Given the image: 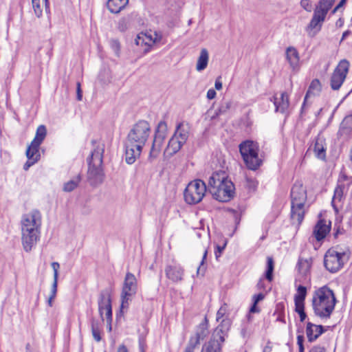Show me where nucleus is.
I'll return each mask as SVG.
<instances>
[{
  "label": "nucleus",
  "instance_id": "ea45409f",
  "mask_svg": "<svg viewBox=\"0 0 352 352\" xmlns=\"http://www.w3.org/2000/svg\"><path fill=\"white\" fill-rule=\"evenodd\" d=\"M199 343L200 342H199L197 339H195L191 337L185 349L184 352H194L195 349L197 347Z\"/></svg>",
  "mask_w": 352,
  "mask_h": 352
},
{
  "label": "nucleus",
  "instance_id": "2f4dec72",
  "mask_svg": "<svg viewBox=\"0 0 352 352\" xmlns=\"http://www.w3.org/2000/svg\"><path fill=\"white\" fill-rule=\"evenodd\" d=\"M167 131L166 123L164 121H160L155 131V137L164 141L166 138Z\"/></svg>",
  "mask_w": 352,
  "mask_h": 352
},
{
  "label": "nucleus",
  "instance_id": "c756f323",
  "mask_svg": "<svg viewBox=\"0 0 352 352\" xmlns=\"http://www.w3.org/2000/svg\"><path fill=\"white\" fill-rule=\"evenodd\" d=\"M47 135V129L45 125H40L36 129V135L34 140L32 141L34 144L36 143L41 144Z\"/></svg>",
  "mask_w": 352,
  "mask_h": 352
},
{
  "label": "nucleus",
  "instance_id": "c03bdc74",
  "mask_svg": "<svg viewBox=\"0 0 352 352\" xmlns=\"http://www.w3.org/2000/svg\"><path fill=\"white\" fill-rule=\"evenodd\" d=\"M246 186L250 190H254L257 187V182L252 179L247 178L246 179Z\"/></svg>",
  "mask_w": 352,
  "mask_h": 352
},
{
  "label": "nucleus",
  "instance_id": "37998d69",
  "mask_svg": "<svg viewBox=\"0 0 352 352\" xmlns=\"http://www.w3.org/2000/svg\"><path fill=\"white\" fill-rule=\"evenodd\" d=\"M258 312H260V309L257 307V304H255L254 302H253V305H252V307L250 309L249 314L247 316L248 320L249 322L252 321V317L251 316V314L258 313Z\"/></svg>",
  "mask_w": 352,
  "mask_h": 352
},
{
  "label": "nucleus",
  "instance_id": "f8f14e48",
  "mask_svg": "<svg viewBox=\"0 0 352 352\" xmlns=\"http://www.w3.org/2000/svg\"><path fill=\"white\" fill-rule=\"evenodd\" d=\"M344 253H339L337 251L329 249L324 257L325 268L331 273L340 270L344 263Z\"/></svg>",
  "mask_w": 352,
  "mask_h": 352
},
{
  "label": "nucleus",
  "instance_id": "e433bc0d",
  "mask_svg": "<svg viewBox=\"0 0 352 352\" xmlns=\"http://www.w3.org/2000/svg\"><path fill=\"white\" fill-rule=\"evenodd\" d=\"M320 89V82L319 80L314 79L311 81L309 89L306 94V96L305 97L304 103L307 100V98L312 94L314 91H319Z\"/></svg>",
  "mask_w": 352,
  "mask_h": 352
},
{
  "label": "nucleus",
  "instance_id": "4c0bfd02",
  "mask_svg": "<svg viewBox=\"0 0 352 352\" xmlns=\"http://www.w3.org/2000/svg\"><path fill=\"white\" fill-rule=\"evenodd\" d=\"M307 296V288L305 286L299 285L297 292L294 296V301H304Z\"/></svg>",
  "mask_w": 352,
  "mask_h": 352
},
{
  "label": "nucleus",
  "instance_id": "473e14b6",
  "mask_svg": "<svg viewBox=\"0 0 352 352\" xmlns=\"http://www.w3.org/2000/svg\"><path fill=\"white\" fill-rule=\"evenodd\" d=\"M164 141L154 137L152 148L150 152V157H156L160 153Z\"/></svg>",
  "mask_w": 352,
  "mask_h": 352
},
{
  "label": "nucleus",
  "instance_id": "3c124183",
  "mask_svg": "<svg viewBox=\"0 0 352 352\" xmlns=\"http://www.w3.org/2000/svg\"><path fill=\"white\" fill-rule=\"evenodd\" d=\"M295 311L297 313L302 312L305 311V302L304 301H294Z\"/></svg>",
  "mask_w": 352,
  "mask_h": 352
},
{
  "label": "nucleus",
  "instance_id": "5fc2aeb1",
  "mask_svg": "<svg viewBox=\"0 0 352 352\" xmlns=\"http://www.w3.org/2000/svg\"><path fill=\"white\" fill-rule=\"evenodd\" d=\"M58 280H53V283L51 288L50 296L52 298H55L57 293Z\"/></svg>",
  "mask_w": 352,
  "mask_h": 352
},
{
  "label": "nucleus",
  "instance_id": "dca6fc26",
  "mask_svg": "<svg viewBox=\"0 0 352 352\" xmlns=\"http://www.w3.org/2000/svg\"><path fill=\"white\" fill-rule=\"evenodd\" d=\"M312 263V257H309L307 258L299 257L298 258L296 264V269L299 274L305 277V279H307L310 275Z\"/></svg>",
  "mask_w": 352,
  "mask_h": 352
},
{
  "label": "nucleus",
  "instance_id": "79ce46f5",
  "mask_svg": "<svg viewBox=\"0 0 352 352\" xmlns=\"http://www.w3.org/2000/svg\"><path fill=\"white\" fill-rule=\"evenodd\" d=\"M129 26V19L126 18L121 19L118 23V28L121 32L126 31Z\"/></svg>",
  "mask_w": 352,
  "mask_h": 352
},
{
  "label": "nucleus",
  "instance_id": "6e6552de",
  "mask_svg": "<svg viewBox=\"0 0 352 352\" xmlns=\"http://www.w3.org/2000/svg\"><path fill=\"white\" fill-rule=\"evenodd\" d=\"M208 188L201 179H195L188 183L184 192L185 201L190 205L199 203L204 197Z\"/></svg>",
  "mask_w": 352,
  "mask_h": 352
},
{
  "label": "nucleus",
  "instance_id": "774afa93",
  "mask_svg": "<svg viewBox=\"0 0 352 352\" xmlns=\"http://www.w3.org/2000/svg\"><path fill=\"white\" fill-rule=\"evenodd\" d=\"M117 352H129L126 346L124 344L119 346Z\"/></svg>",
  "mask_w": 352,
  "mask_h": 352
},
{
  "label": "nucleus",
  "instance_id": "b1692460",
  "mask_svg": "<svg viewBox=\"0 0 352 352\" xmlns=\"http://www.w3.org/2000/svg\"><path fill=\"white\" fill-rule=\"evenodd\" d=\"M209 333L208 331V320L206 317L197 327L195 336L192 338L197 339L199 342L204 340Z\"/></svg>",
  "mask_w": 352,
  "mask_h": 352
},
{
  "label": "nucleus",
  "instance_id": "c85d7f7f",
  "mask_svg": "<svg viewBox=\"0 0 352 352\" xmlns=\"http://www.w3.org/2000/svg\"><path fill=\"white\" fill-rule=\"evenodd\" d=\"M314 150L318 158L321 160L325 158V148L324 147V141L322 139H316Z\"/></svg>",
  "mask_w": 352,
  "mask_h": 352
},
{
  "label": "nucleus",
  "instance_id": "6e6d98bb",
  "mask_svg": "<svg viewBox=\"0 0 352 352\" xmlns=\"http://www.w3.org/2000/svg\"><path fill=\"white\" fill-rule=\"evenodd\" d=\"M91 333H92V336L94 337V339L96 341V342H100L101 340V336H100V329H95V330H91Z\"/></svg>",
  "mask_w": 352,
  "mask_h": 352
},
{
  "label": "nucleus",
  "instance_id": "7c9ffc66",
  "mask_svg": "<svg viewBox=\"0 0 352 352\" xmlns=\"http://www.w3.org/2000/svg\"><path fill=\"white\" fill-rule=\"evenodd\" d=\"M335 1L336 0H320L315 9L320 12L322 11L323 14L327 15Z\"/></svg>",
  "mask_w": 352,
  "mask_h": 352
},
{
  "label": "nucleus",
  "instance_id": "aec40b11",
  "mask_svg": "<svg viewBox=\"0 0 352 352\" xmlns=\"http://www.w3.org/2000/svg\"><path fill=\"white\" fill-rule=\"evenodd\" d=\"M189 126L188 124L180 122L177 125L174 136L180 140V142L186 143L189 135Z\"/></svg>",
  "mask_w": 352,
  "mask_h": 352
},
{
  "label": "nucleus",
  "instance_id": "72a5a7b5",
  "mask_svg": "<svg viewBox=\"0 0 352 352\" xmlns=\"http://www.w3.org/2000/svg\"><path fill=\"white\" fill-rule=\"evenodd\" d=\"M344 186H338L334 190V195L332 199V206L336 212L338 209L336 206V202H340L343 197Z\"/></svg>",
  "mask_w": 352,
  "mask_h": 352
},
{
  "label": "nucleus",
  "instance_id": "680f3d73",
  "mask_svg": "<svg viewBox=\"0 0 352 352\" xmlns=\"http://www.w3.org/2000/svg\"><path fill=\"white\" fill-rule=\"evenodd\" d=\"M346 1V0H341L336 7L332 10L331 14H335L342 6H344Z\"/></svg>",
  "mask_w": 352,
  "mask_h": 352
},
{
  "label": "nucleus",
  "instance_id": "bf43d9fd",
  "mask_svg": "<svg viewBox=\"0 0 352 352\" xmlns=\"http://www.w3.org/2000/svg\"><path fill=\"white\" fill-rule=\"evenodd\" d=\"M217 95L216 91L213 89H210L207 92V98L209 100H212L215 98Z\"/></svg>",
  "mask_w": 352,
  "mask_h": 352
},
{
  "label": "nucleus",
  "instance_id": "a18cd8bd",
  "mask_svg": "<svg viewBox=\"0 0 352 352\" xmlns=\"http://www.w3.org/2000/svg\"><path fill=\"white\" fill-rule=\"evenodd\" d=\"M151 34L153 36V39L151 41V44L160 43L162 40V34L161 32H154L153 34Z\"/></svg>",
  "mask_w": 352,
  "mask_h": 352
},
{
  "label": "nucleus",
  "instance_id": "393cba45",
  "mask_svg": "<svg viewBox=\"0 0 352 352\" xmlns=\"http://www.w3.org/2000/svg\"><path fill=\"white\" fill-rule=\"evenodd\" d=\"M129 0H108L107 6L111 13L118 14L128 4Z\"/></svg>",
  "mask_w": 352,
  "mask_h": 352
},
{
  "label": "nucleus",
  "instance_id": "69168bd1",
  "mask_svg": "<svg viewBox=\"0 0 352 352\" xmlns=\"http://www.w3.org/2000/svg\"><path fill=\"white\" fill-rule=\"evenodd\" d=\"M304 336L302 335H298L297 336V344L299 346H303Z\"/></svg>",
  "mask_w": 352,
  "mask_h": 352
},
{
  "label": "nucleus",
  "instance_id": "f3484780",
  "mask_svg": "<svg viewBox=\"0 0 352 352\" xmlns=\"http://www.w3.org/2000/svg\"><path fill=\"white\" fill-rule=\"evenodd\" d=\"M165 273L166 277L173 282H179L183 279L184 270L179 265H168Z\"/></svg>",
  "mask_w": 352,
  "mask_h": 352
},
{
  "label": "nucleus",
  "instance_id": "1a4fd4ad",
  "mask_svg": "<svg viewBox=\"0 0 352 352\" xmlns=\"http://www.w3.org/2000/svg\"><path fill=\"white\" fill-rule=\"evenodd\" d=\"M150 131L149 123L145 120H140L130 130L126 141L143 147L148 140Z\"/></svg>",
  "mask_w": 352,
  "mask_h": 352
},
{
  "label": "nucleus",
  "instance_id": "bb28decb",
  "mask_svg": "<svg viewBox=\"0 0 352 352\" xmlns=\"http://www.w3.org/2000/svg\"><path fill=\"white\" fill-rule=\"evenodd\" d=\"M41 144H34V142H31V144L28 146L26 150V156L28 160H34V162H37L40 158V153H39V147Z\"/></svg>",
  "mask_w": 352,
  "mask_h": 352
},
{
  "label": "nucleus",
  "instance_id": "603ef678",
  "mask_svg": "<svg viewBox=\"0 0 352 352\" xmlns=\"http://www.w3.org/2000/svg\"><path fill=\"white\" fill-rule=\"evenodd\" d=\"M226 242L224 243V244L221 246V245L216 246V250H215L214 254H215V256H216L217 259H218V258L221 256V253L223 252V251L224 250V249L226 248Z\"/></svg>",
  "mask_w": 352,
  "mask_h": 352
},
{
  "label": "nucleus",
  "instance_id": "412c9836",
  "mask_svg": "<svg viewBox=\"0 0 352 352\" xmlns=\"http://www.w3.org/2000/svg\"><path fill=\"white\" fill-rule=\"evenodd\" d=\"M184 144V143L180 142V140L176 136L173 135L168 142L164 153L167 155L171 156L178 152Z\"/></svg>",
  "mask_w": 352,
  "mask_h": 352
},
{
  "label": "nucleus",
  "instance_id": "f257e3e1",
  "mask_svg": "<svg viewBox=\"0 0 352 352\" xmlns=\"http://www.w3.org/2000/svg\"><path fill=\"white\" fill-rule=\"evenodd\" d=\"M41 222V214L37 210L23 215L21 220V241L25 252H30L39 240Z\"/></svg>",
  "mask_w": 352,
  "mask_h": 352
},
{
  "label": "nucleus",
  "instance_id": "ddd939ff",
  "mask_svg": "<svg viewBox=\"0 0 352 352\" xmlns=\"http://www.w3.org/2000/svg\"><path fill=\"white\" fill-rule=\"evenodd\" d=\"M98 311L102 320L105 314L107 323L112 322V307L110 294L107 291H102L98 299Z\"/></svg>",
  "mask_w": 352,
  "mask_h": 352
},
{
  "label": "nucleus",
  "instance_id": "2eb2a0df",
  "mask_svg": "<svg viewBox=\"0 0 352 352\" xmlns=\"http://www.w3.org/2000/svg\"><path fill=\"white\" fill-rule=\"evenodd\" d=\"M274 104L275 106L276 112H280L281 113H285L289 106V100L288 94L283 91L280 93L278 96L277 94L273 96Z\"/></svg>",
  "mask_w": 352,
  "mask_h": 352
},
{
  "label": "nucleus",
  "instance_id": "e2e57ef3",
  "mask_svg": "<svg viewBox=\"0 0 352 352\" xmlns=\"http://www.w3.org/2000/svg\"><path fill=\"white\" fill-rule=\"evenodd\" d=\"M82 91H81V89H80V83L78 82L77 83V100L78 101H80V100H82Z\"/></svg>",
  "mask_w": 352,
  "mask_h": 352
},
{
  "label": "nucleus",
  "instance_id": "8fccbe9b",
  "mask_svg": "<svg viewBox=\"0 0 352 352\" xmlns=\"http://www.w3.org/2000/svg\"><path fill=\"white\" fill-rule=\"evenodd\" d=\"M110 45L112 50L116 54H118L120 51V43L118 40L112 39L110 41Z\"/></svg>",
  "mask_w": 352,
  "mask_h": 352
},
{
  "label": "nucleus",
  "instance_id": "052dcab7",
  "mask_svg": "<svg viewBox=\"0 0 352 352\" xmlns=\"http://www.w3.org/2000/svg\"><path fill=\"white\" fill-rule=\"evenodd\" d=\"M36 162H34V160H30L28 159V161L23 166V169L25 170H28L30 166H32L33 164H34Z\"/></svg>",
  "mask_w": 352,
  "mask_h": 352
},
{
  "label": "nucleus",
  "instance_id": "09e8293b",
  "mask_svg": "<svg viewBox=\"0 0 352 352\" xmlns=\"http://www.w3.org/2000/svg\"><path fill=\"white\" fill-rule=\"evenodd\" d=\"M300 6L307 12H311L312 10L311 3L309 0H301Z\"/></svg>",
  "mask_w": 352,
  "mask_h": 352
},
{
  "label": "nucleus",
  "instance_id": "f03ea898",
  "mask_svg": "<svg viewBox=\"0 0 352 352\" xmlns=\"http://www.w3.org/2000/svg\"><path fill=\"white\" fill-rule=\"evenodd\" d=\"M208 191L216 200L227 202L234 196V186L224 172H215L209 178Z\"/></svg>",
  "mask_w": 352,
  "mask_h": 352
},
{
  "label": "nucleus",
  "instance_id": "4d7b16f0",
  "mask_svg": "<svg viewBox=\"0 0 352 352\" xmlns=\"http://www.w3.org/2000/svg\"><path fill=\"white\" fill-rule=\"evenodd\" d=\"M91 330L100 329V322L95 318H92L91 320Z\"/></svg>",
  "mask_w": 352,
  "mask_h": 352
},
{
  "label": "nucleus",
  "instance_id": "cd10ccee",
  "mask_svg": "<svg viewBox=\"0 0 352 352\" xmlns=\"http://www.w3.org/2000/svg\"><path fill=\"white\" fill-rule=\"evenodd\" d=\"M208 59L209 55L208 50L205 48L202 49L197 60L196 69L198 72L205 69L208 65Z\"/></svg>",
  "mask_w": 352,
  "mask_h": 352
},
{
  "label": "nucleus",
  "instance_id": "9b49d317",
  "mask_svg": "<svg viewBox=\"0 0 352 352\" xmlns=\"http://www.w3.org/2000/svg\"><path fill=\"white\" fill-rule=\"evenodd\" d=\"M350 63L346 59L341 60L334 69L330 80V86L333 90H338L343 84L349 72Z\"/></svg>",
  "mask_w": 352,
  "mask_h": 352
},
{
  "label": "nucleus",
  "instance_id": "a211bd4d",
  "mask_svg": "<svg viewBox=\"0 0 352 352\" xmlns=\"http://www.w3.org/2000/svg\"><path fill=\"white\" fill-rule=\"evenodd\" d=\"M324 331V329L322 325H316L310 322L307 324L306 334L310 342L316 340Z\"/></svg>",
  "mask_w": 352,
  "mask_h": 352
},
{
  "label": "nucleus",
  "instance_id": "f704fd0d",
  "mask_svg": "<svg viewBox=\"0 0 352 352\" xmlns=\"http://www.w3.org/2000/svg\"><path fill=\"white\" fill-rule=\"evenodd\" d=\"M80 181V176L78 175V176L68 181L64 184L63 190L65 192H72L78 186Z\"/></svg>",
  "mask_w": 352,
  "mask_h": 352
},
{
  "label": "nucleus",
  "instance_id": "49530a36",
  "mask_svg": "<svg viewBox=\"0 0 352 352\" xmlns=\"http://www.w3.org/2000/svg\"><path fill=\"white\" fill-rule=\"evenodd\" d=\"M52 267L54 271V280H58V270L60 268V265L58 262H53L51 264Z\"/></svg>",
  "mask_w": 352,
  "mask_h": 352
},
{
  "label": "nucleus",
  "instance_id": "a878e982",
  "mask_svg": "<svg viewBox=\"0 0 352 352\" xmlns=\"http://www.w3.org/2000/svg\"><path fill=\"white\" fill-rule=\"evenodd\" d=\"M151 39H153V36L151 34L141 33L139 34L135 39V43L138 46H142L145 45L146 47L144 50V53H146L150 50Z\"/></svg>",
  "mask_w": 352,
  "mask_h": 352
},
{
  "label": "nucleus",
  "instance_id": "a19ab883",
  "mask_svg": "<svg viewBox=\"0 0 352 352\" xmlns=\"http://www.w3.org/2000/svg\"><path fill=\"white\" fill-rule=\"evenodd\" d=\"M32 6L34 9V14L36 16L39 18L42 16V8L40 6V1L39 0H32Z\"/></svg>",
  "mask_w": 352,
  "mask_h": 352
},
{
  "label": "nucleus",
  "instance_id": "6ab92c4d",
  "mask_svg": "<svg viewBox=\"0 0 352 352\" xmlns=\"http://www.w3.org/2000/svg\"><path fill=\"white\" fill-rule=\"evenodd\" d=\"M330 231V226L324 220H320L315 226L314 234L317 241L323 239Z\"/></svg>",
  "mask_w": 352,
  "mask_h": 352
},
{
  "label": "nucleus",
  "instance_id": "864d4df0",
  "mask_svg": "<svg viewBox=\"0 0 352 352\" xmlns=\"http://www.w3.org/2000/svg\"><path fill=\"white\" fill-rule=\"evenodd\" d=\"M146 344V339L143 336L139 338V347L141 352H145Z\"/></svg>",
  "mask_w": 352,
  "mask_h": 352
},
{
  "label": "nucleus",
  "instance_id": "c9c22d12",
  "mask_svg": "<svg viewBox=\"0 0 352 352\" xmlns=\"http://www.w3.org/2000/svg\"><path fill=\"white\" fill-rule=\"evenodd\" d=\"M232 101L230 100L224 99L220 104L217 115H222L226 113L232 107Z\"/></svg>",
  "mask_w": 352,
  "mask_h": 352
},
{
  "label": "nucleus",
  "instance_id": "13d9d810",
  "mask_svg": "<svg viewBox=\"0 0 352 352\" xmlns=\"http://www.w3.org/2000/svg\"><path fill=\"white\" fill-rule=\"evenodd\" d=\"M265 296L262 293H259L253 296V302L255 304H258V302L262 300L264 298Z\"/></svg>",
  "mask_w": 352,
  "mask_h": 352
},
{
  "label": "nucleus",
  "instance_id": "9d476101",
  "mask_svg": "<svg viewBox=\"0 0 352 352\" xmlns=\"http://www.w3.org/2000/svg\"><path fill=\"white\" fill-rule=\"evenodd\" d=\"M138 290V282L135 275L131 272L126 274L121 293V309H127L129 302L135 295Z\"/></svg>",
  "mask_w": 352,
  "mask_h": 352
},
{
  "label": "nucleus",
  "instance_id": "5701e85b",
  "mask_svg": "<svg viewBox=\"0 0 352 352\" xmlns=\"http://www.w3.org/2000/svg\"><path fill=\"white\" fill-rule=\"evenodd\" d=\"M286 58L290 66L295 69L298 66L299 54L296 48L289 47L286 50Z\"/></svg>",
  "mask_w": 352,
  "mask_h": 352
},
{
  "label": "nucleus",
  "instance_id": "423d86ee",
  "mask_svg": "<svg viewBox=\"0 0 352 352\" xmlns=\"http://www.w3.org/2000/svg\"><path fill=\"white\" fill-rule=\"evenodd\" d=\"M258 143L252 140H246L239 144L240 153L250 170L258 169L263 163L262 160L258 157Z\"/></svg>",
  "mask_w": 352,
  "mask_h": 352
},
{
  "label": "nucleus",
  "instance_id": "338daca9",
  "mask_svg": "<svg viewBox=\"0 0 352 352\" xmlns=\"http://www.w3.org/2000/svg\"><path fill=\"white\" fill-rule=\"evenodd\" d=\"M215 89L219 90L222 88V83L220 81L219 78H217L215 81L214 84Z\"/></svg>",
  "mask_w": 352,
  "mask_h": 352
},
{
  "label": "nucleus",
  "instance_id": "de8ad7c7",
  "mask_svg": "<svg viewBox=\"0 0 352 352\" xmlns=\"http://www.w3.org/2000/svg\"><path fill=\"white\" fill-rule=\"evenodd\" d=\"M226 311H227V308H226V306L225 304L223 306H221L219 308V309L217 311V318H216L217 321H219L220 319H221L225 316Z\"/></svg>",
  "mask_w": 352,
  "mask_h": 352
},
{
  "label": "nucleus",
  "instance_id": "7ed1b4c3",
  "mask_svg": "<svg viewBox=\"0 0 352 352\" xmlns=\"http://www.w3.org/2000/svg\"><path fill=\"white\" fill-rule=\"evenodd\" d=\"M336 303L333 292L327 286L316 289L312 298V307L316 316L320 318H329Z\"/></svg>",
  "mask_w": 352,
  "mask_h": 352
},
{
  "label": "nucleus",
  "instance_id": "39448f33",
  "mask_svg": "<svg viewBox=\"0 0 352 352\" xmlns=\"http://www.w3.org/2000/svg\"><path fill=\"white\" fill-rule=\"evenodd\" d=\"M291 219L293 223L300 224L305 215L307 190L301 182H296L291 190Z\"/></svg>",
  "mask_w": 352,
  "mask_h": 352
},
{
  "label": "nucleus",
  "instance_id": "4be33fe9",
  "mask_svg": "<svg viewBox=\"0 0 352 352\" xmlns=\"http://www.w3.org/2000/svg\"><path fill=\"white\" fill-rule=\"evenodd\" d=\"M326 14H323L322 12H320L319 10L315 9L314 12V15L312 19L308 25V28L310 29H316L320 30L322 27V24L324 22Z\"/></svg>",
  "mask_w": 352,
  "mask_h": 352
},
{
  "label": "nucleus",
  "instance_id": "20e7f679",
  "mask_svg": "<svg viewBox=\"0 0 352 352\" xmlns=\"http://www.w3.org/2000/svg\"><path fill=\"white\" fill-rule=\"evenodd\" d=\"M104 152V144H98L91 152L90 157L87 158V179L91 186L99 185L104 180V174L102 166Z\"/></svg>",
  "mask_w": 352,
  "mask_h": 352
},
{
  "label": "nucleus",
  "instance_id": "58836bf2",
  "mask_svg": "<svg viewBox=\"0 0 352 352\" xmlns=\"http://www.w3.org/2000/svg\"><path fill=\"white\" fill-rule=\"evenodd\" d=\"M273 271H274V261L271 257H267V270L265 272V278L271 281L272 280L273 276Z\"/></svg>",
  "mask_w": 352,
  "mask_h": 352
},
{
  "label": "nucleus",
  "instance_id": "4468645a",
  "mask_svg": "<svg viewBox=\"0 0 352 352\" xmlns=\"http://www.w3.org/2000/svg\"><path fill=\"white\" fill-rule=\"evenodd\" d=\"M143 147L130 142H125V160L129 164H133L140 156Z\"/></svg>",
  "mask_w": 352,
  "mask_h": 352
},
{
  "label": "nucleus",
  "instance_id": "0eeeda50",
  "mask_svg": "<svg viewBox=\"0 0 352 352\" xmlns=\"http://www.w3.org/2000/svg\"><path fill=\"white\" fill-rule=\"evenodd\" d=\"M230 327L229 320H222L221 324L214 330L210 340L203 345L201 352H221L222 344Z\"/></svg>",
  "mask_w": 352,
  "mask_h": 352
},
{
  "label": "nucleus",
  "instance_id": "0e129e2a",
  "mask_svg": "<svg viewBox=\"0 0 352 352\" xmlns=\"http://www.w3.org/2000/svg\"><path fill=\"white\" fill-rule=\"evenodd\" d=\"M309 352H325L324 347L320 346H314Z\"/></svg>",
  "mask_w": 352,
  "mask_h": 352
}]
</instances>
